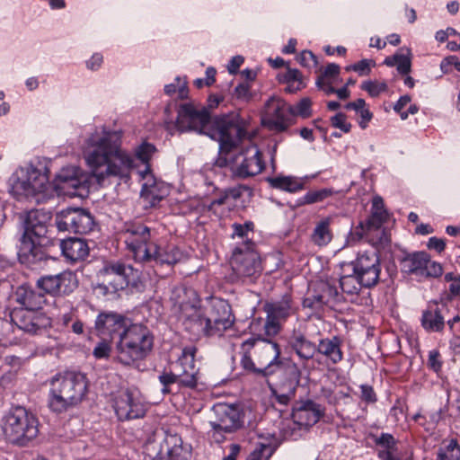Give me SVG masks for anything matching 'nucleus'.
<instances>
[{
  "mask_svg": "<svg viewBox=\"0 0 460 460\" xmlns=\"http://www.w3.org/2000/svg\"><path fill=\"white\" fill-rule=\"evenodd\" d=\"M86 164L100 186L111 178H125L133 167V158L121 148L120 134L116 131H95L87 139L84 150Z\"/></svg>",
  "mask_w": 460,
  "mask_h": 460,
  "instance_id": "1",
  "label": "nucleus"
},
{
  "mask_svg": "<svg viewBox=\"0 0 460 460\" xmlns=\"http://www.w3.org/2000/svg\"><path fill=\"white\" fill-rule=\"evenodd\" d=\"M215 124L216 128L208 132V136L219 143L221 151L229 152L239 143L244 145L247 142L236 158L234 166V174L246 178L261 173L265 164L259 148L251 143L254 128H250L249 123L243 120L233 123L226 116L217 119Z\"/></svg>",
  "mask_w": 460,
  "mask_h": 460,
  "instance_id": "2",
  "label": "nucleus"
},
{
  "mask_svg": "<svg viewBox=\"0 0 460 460\" xmlns=\"http://www.w3.org/2000/svg\"><path fill=\"white\" fill-rule=\"evenodd\" d=\"M279 348V347H273V356L264 362H261V365L264 366L263 367H256L247 353L243 354L241 364L243 368L260 374L265 377L277 374L279 381L271 383L270 380H267V383L276 397L277 402L280 404L287 405L295 396L299 373L295 366L283 367L280 362L277 361L280 354Z\"/></svg>",
  "mask_w": 460,
  "mask_h": 460,
  "instance_id": "3",
  "label": "nucleus"
},
{
  "mask_svg": "<svg viewBox=\"0 0 460 460\" xmlns=\"http://www.w3.org/2000/svg\"><path fill=\"white\" fill-rule=\"evenodd\" d=\"M49 406L61 413L78 405L87 390V381L81 373L66 372L55 376L50 381Z\"/></svg>",
  "mask_w": 460,
  "mask_h": 460,
  "instance_id": "4",
  "label": "nucleus"
},
{
  "mask_svg": "<svg viewBox=\"0 0 460 460\" xmlns=\"http://www.w3.org/2000/svg\"><path fill=\"white\" fill-rule=\"evenodd\" d=\"M24 233L21 239L19 250L20 261L23 263L34 264L43 259V252L40 245H37L32 236L40 238L48 232V224L51 215L41 209H32L20 214Z\"/></svg>",
  "mask_w": 460,
  "mask_h": 460,
  "instance_id": "5",
  "label": "nucleus"
},
{
  "mask_svg": "<svg viewBox=\"0 0 460 460\" xmlns=\"http://www.w3.org/2000/svg\"><path fill=\"white\" fill-rule=\"evenodd\" d=\"M2 429L10 443L25 446L37 437L39 421L32 412L19 406L4 416Z\"/></svg>",
  "mask_w": 460,
  "mask_h": 460,
  "instance_id": "6",
  "label": "nucleus"
},
{
  "mask_svg": "<svg viewBox=\"0 0 460 460\" xmlns=\"http://www.w3.org/2000/svg\"><path fill=\"white\" fill-rule=\"evenodd\" d=\"M124 235L125 243L136 261L141 262L155 261L160 264L175 262L173 258L161 252L157 245L150 242V231L147 226L140 224L132 225L127 228Z\"/></svg>",
  "mask_w": 460,
  "mask_h": 460,
  "instance_id": "7",
  "label": "nucleus"
},
{
  "mask_svg": "<svg viewBox=\"0 0 460 460\" xmlns=\"http://www.w3.org/2000/svg\"><path fill=\"white\" fill-rule=\"evenodd\" d=\"M176 120H173L171 104L164 109V125L171 134L174 129L181 132L196 131L201 133V111L192 103H182L178 107Z\"/></svg>",
  "mask_w": 460,
  "mask_h": 460,
  "instance_id": "8",
  "label": "nucleus"
},
{
  "mask_svg": "<svg viewBox=\"0 0 460 460\" xmlns=\"http://www.w3.org/2000/svg\"><path fill=\"white\" fill-rule=\"evenodd\" d=\"M125 317L114 312H102L95 320L93 334L100 341L97 345H121V330Z\"/></svg>",
  "mask_w": 460,
  "mask_h": 460,
  "instance_id": "9",
  "label": "nucleus"
},
{
  "mask_svg": "<svg viewBox=\"0 0 460 460\" xmlns=\"http://www.w3.org/2000/svg\"><path fill=\"white\" fill-rule=\"evenodd\" d=\"M231 266L234 272L244 281L253 282L261 272L260 256L252 247V243L244 249L235 248Z\"/></svg>",
  "mask_w": 460,
  "mask_h": 460,
  "instance_id": "10",
  "label": "nucleus"
},
{
  "mask_svg": "<svg viewBox=\"0 0 460 460\" xmlns=\"http://www.w3.org/2000/svg\"><path fill=\"white\" fill-rule=\"evenodd\" d=\"M102 286L111 292L122 290L128 285L137 286L139 272L130 265L122 263L109 264L101 271Z\"/></svg>",
  "mask_w": 460,
  "mask_h": 460,
  "instance_id": "11",
  "label": "nucleus"
},
{
  "mask_svg": "<svg viewBox=\"0 0 460 460\" xmlns=\"http://www.w3.org/2000/svg\"><path fill=\"white\" fill-rule=\"evenodd\" d=\"M209 423L215 434L233 432L242 426L240 410L234 404L216 403L211 408Z\"/></svg>",
  "mask_w": 460,
  "mask_h": 460,
  "instance_id": "12",
  "label": "nucleus"
},
{
  "mask_svg": "<svg viewBox=\"0 0 460 460\" xmlns=\"http://www.w3.org/2000/svg\"><path fill=\"white\" fill-rule=\"evenodd\" d=\"M209 304L206 317V333L220 336L232 326L234 317L229 305L225 300L213 298Z\"/></svg>",
  "mask_w": 460,
  "mask_h": 460,
  "instance_id": "13",
  "label": "nucleus"
},
{
  "mask_svg": "<svg viewBox=\"0 0 460 460\" xmlns=\"http://www.w3.org/2000/svg\"><path fill=\"white\" fill-rule=\"evenodd\" d=\"M352 265L353 272L359 278L363 287L370 288L378 282L381 267L379 257L374 250L358 252Z\"/></svg>",
  "mask_w": 460,
  "mask_h": 460,
  "instance_id": "14",
  "label": "nucleus"
},
{
  "mask_svg": "<svg viewBox=\"0 0 460 460\" xmlns=\"http://www.w3.org/2000/svg\"><path fill=\"white\" fill-rule=\"evenodd\" d=\"M93 218L83 208H67L57 217V226L60 231L87 234L93 227Z\"/></svg>",
  "mask_w": 460,
  "mask_h": 460,
  "instance_id": "15",
  "label": "nucleus"
},
{
  "mask_svg": "<svg viewBox=\"0 0 460 460\" xmlns=\"http://www.w3.org/2000/svg\"><path fill=\"white\" fill-rule=\"evenodd\" d=\"M401 265L402 271L418 277L437 278L443 273L441 264L431 261L429 256L424 252H414L405 256Z\"/></svg>",
  "mask_w": 460,
  "mask_h": 460,
  "instance_id": "16",
  "label": "nucleus"
},
{
  "mask_svg": "<svg viewBox=\"0 0 460 460\" xmlns=\"http://www.w3.org/2000/svg\"><path fill=\"white\" fill-rule=\"evenodd\" d=\"M48 177L40 170L31 167L26 174L19 177L13 183V189L16 195L27 199L36 198L47 189Z\"/></svg>",
  "mask_w": 460,
  "mask_h": 460,
  "instance_id": "17",
  "label": "nucleus"
},
{
  "mask_svg": "<svg viewBox=\"0 0 460 460\" xmlns=\"http://www.w3.org/2000/svg\"><path fill=\"white\" fill-rule=\"evenodd\" d=\"M114 410L120 420L141 418L145 415L146 408L141 402L138 393L132 390H122L115 397Z\"/></svg>",
  "mask_w": 460,
  "mask_h": 460,
  "instance_id": "18",
  "label": "nucleus"
},
{
  "mask_svg": "<svg viewBox=\"0 0 460 460\" xmlns=\"http://www.w3.org/2000/svg\"><path fill=\"white\" fill-rule=\"evenodd\" d=\"M289 109L282 99L274 96L270 98L265 103L262 124L270 130L285 131L289 126L287 116Z\"/></svg>",
  "mask_w": 460,
  "mask_h": 460,
  "instance_id": "19",
  "label": "nucleus"
},
{
  "mask_svg": "<svg viewBox=\"0 0 460 460\" xmlns=\"http://www.w3.org/2000/svg\"><path fill=\"white\" fill-rule=\"evenodd\" d=\"M38 287L48 294L57 296L73 292L78 285L75 275L65 270L56 275H45L37 280Z\"/></svg>",
  "mask_w": 460,
  "mask_h": 460,
  "instance_id": "20",
  "label": "nucleus"
},
{
  "mask_svg": "<svg viewBox=\"0 0 460 460\" xmlns=\"http://www.w3.org/2000/svg\"><path fill=\"white\" fill-rule=\"evenodd\" d=\"M320 294L317 296H307L304 300V305L318 310L323 308L324 305L330 307L334 306L341 301L342 296L339 293L338 288L334 283L330 281H321L318 285Z\"/></svg>",
  "mask_w": 460,
  "mask_h": 460,
  "instance_id": "21",
  "label": "nucleus"
},
{
  "mask_svg": "<svg viewBox=\"0 0 460 460\" xmlns=\"http://www.w3.org/2000/svg\"><path fill=\"white\" fill-rule=\"evenodd\" d=\"M323 415V409L320 404L306 401L293 411L292 417L300 428H308L318 422Z\"/></svg>",
  "mask_w": 460,
  "mask_h": 460,
  "instance_id": "22",
  "label": "nucleus"
},
{
  "mask_svg": "<svg viewBox=\"0 0 460 460\" xmlns=\"http://www.w3.org/2000/svg\"><path fill=\"white\" fill-rule=\"evenodd\" d=\"M11 322L25 332L36 333L42 318L36 310L14 308L10 312Z\"/></svg>",
  "mask_w": 460,
  "mask_h": 460,
  "instance_id": "23",
  "label": "nucleus"
},
{
  "mask_svg": "<svg viewBox=\"0 0 460 460\" xmlns=\"http://www.w3.org/2000/svg\"><path fill=\"white\" fill-rule=\"evenodd\" d=\"M120 334L121 345H152L154 341L152 334L146 326L138 323L128 325L127 319Z\"/></svg>",
  "mask_w": 460,
  "mask_h": 460,
  "instance_id": "24",
  "label": "nucleus"
},
{
  "mask_svg": "<svg viewBox=\"0 0 460 460\" xmlns=\"http://www.w3.org/2000/svg\"><path fill=\"white\" fill-rule=\"evenodd\" d=\"M181 439L176 437H171L160 445V449L155 454L149 453L153 460H188L189 452L185 450Z\"/></svg>",
  "mask_w": 460,
  "mask_h": 460,
  "instance_id": "25",
  "label": "nucleus"
},
{
  "mask_svg": "<svg viewBox=\"0 0 460 460\" xmlns=\"http://www.w3.org/2000/svg\"><path fill=\"white\" fill-rule=\"evenodd\" d=\"M145 182L142 185L141 199L145 207L155 208L164 197L165 190L162 183H157L151 175L144 176Z\"/></svg>",
  "mask_w": 460,
  "mask_h": 460,
  "instance_id": "26",
  "label": "nucleus"
},
{
  "mask_svg": "<svg viewBox=\"0 0 460 460\" xmlns=\"http://www.w3.org/2000/svg\"><path fill=\"white\" fill-rule=\"evenodd\" d=\"M194 347H185L181 357L179 358L180 364L183 367V376L181 383L188 387L193 388L198 384V370L194 369Z\"/></svg>",
  "mask_w": 460,
  "mask_h": 460,
  "instance_id": "27",
  "label": "nucleus"
},
{
  "mask_svg": "<svg viewBox=\"0 0 460 460\" xmlns=\"http://www.w3.org/2000/svg\"><path fill=\"white\" fill-rule=\"evenodd\" d=\"M15 299L22 305L21 308L38 310L45 302L44 296L32 288L22 285L15 292Z\"/></svg>",
  "mask_w": 460,
  "mask_h": 460,
  "instance_id": "28",
  "label": "nucleus"
},
{
  "mask_svg": "<svg viewBox=\"0 0 460 460\" xmlns=\"http://www.w3.org/2000/svg\"><path fill=\"white\" fill-rule=\"evenodd\" d=\"M64 256L71 261L84 260L89 252L87 243L79 238H69L61 242Z\"/></svg>",
  "mask_w": 460,
  "mask_h": 460,
  "instance_id": "29",
  "label": "nucleus"
},
{
  "mask_svg": "<svg viewBox=\"0 0 460 460\" xmlns=\"http://www.w3.org/2000/svg\"><path fill=\"white\" fill-rule=\"evenodd\" d=\"M340 66L337 64L332 63L327 65L316 79V86L323 91L325 94H332L334 93L333 85L340 81Z\"/></svg>",
  "mask_w": 460,
  "mask_h": 460,
  "instance_id": "30",
  "label": "nucleus"
},
{
  "mask_svg": "<svg viewBox=\"0 0 460 460\" xmlns=\"http://www.w3.org/2000/svg\"><path fill=\"white\" fill-rule=\"evenodd\" d=\"M375 444L382 449L378 450L377 456L381 460H401L394 456L396 450L397 441L393 435L389 433H382L379 437L372 436Z\"/></svg>",
  "mask_w": 460,
  "mask_h": 460,
  "instance_id": "31",
  "label": "nucleus"
},
{
  "mask_svg": "<svg viewBox=\"0 0 460 460\" xmlns=\"http://www.w3.org/2000/svg\"><path fill=\"white\" fill-rule=\"evenodd\" d=\"M278 80L287 85L285 91L289 93H296L305 87L302 74L296 68H288L285 72L279 74Z\"/></svg>",
  "mask_w": 460,
  "mask_h": 460,
  "instance_id": "32",
  "label": "nucleus"
},
{
  "mask_svg": "<svg viewBox=\"0 0 460 460\" xmlns=\"http://www.w3.org/2000/svg\"><path fill=\"white\" fill-rule=\"evenodd\" d=\"M270 184L281 190L296 192L304 189V181L293 176H277L269 180Z\"/></svg>",
  "mask_w": 460,
  "mask_h": 460,
  "instance_id": "33",
  "label": "nucleus"
},
{
  "mask_svg": "<svg viewBox=\"0 0 460 460\" xmlns=\"http://www.w3.org/2000/svg\"><path fill=\"white\" fill-rule=\"evenodd\" d=\"M330 219L324 218L316 224L312 234V241L319 247L327 245L332 238V234L330 229Z\"/></svg>",
  "mask_w": 460,
  "mask_h": 460,
  "instance_id": "34",
  "label": "nucleus"
},
{
  "mask_svg": "<svg viewBox=\"0 0 460 460\" xmlns=\"http://www.w3.org/2000/svg\"><path fill=\"white\" fill-rule=\"evenodd\" d=\"M146 353V347H116V357L124 365H130L142 358Z\"/></svg>",
  "mask_w": 460,
  "mask_h": 460,
  "instance_id": "35",
  "label": "nucleus"
},
{
  "mask_svg": "<svg viewBox=\"0 0 460 460\" xmlns=\"http://www.w3.org/2000/svg\"><path fill=\"white\" fill-rule=\"evenodd\" d=\"M422 325L426 330L438 332L444 327V318L438 307H429L423 313Z\"/></svg>",
  "mask_w": 460,
  "mask_h": 460,
  "instance_id": "36",
  "label": "nucleus"
},
{
  "mask_svg": "<svg viewBox=\"0 0 460 460\" xmlns=\"http://www.w3.org/2000/svg\"><path fill=\"white\" fill-rule=\"evenodd\" d=\"M225 95L222 93H210L208 95L207 99V106L206 108L203 107V133H206L208 135V132H212L213 129L216 128L215 121L218 119L219 118H216L213 121V127L211 130L208 128V111H211L218 107V105L224 101Z\"/></svg>",
  "mask_w": 460,
  "mask_h": 460,
  "instance_id": "37",
  "label": "nucleus"
},
{
  "mask_svg": "<svg viewBox=\"0 0 460 460\" xmlns=\"http://www.w3.org/2000/svg\"><path fill=\"white\" fill-rule=\"evenodd\" d=\"M345 108L357 112L359 116L358 125L362 129H365L368 126V123L373 118L372 112L367 108L366 102L363 99L359 98L354 102H349L346 104Z\"/></svg>",
  "mask_w": 460,
  "mask_h": 460,
  "instance_id": "38",
  "label": "nucleus"
},
{
  "mask_svg": "<svg viewBox=\"0 0 460 460\" xmlns=\"http://www.w3.org/2000/svg\"><path fill=\"white\" fill-rule=\"evenodd\" d=\"M238 194L235 190H231L229 193L221 194L219 198L209 201L208 209L213 210L215 214L223 216L226 209L229 208L232 205L231 199H236Z\"/></svg>",
  "mask_w": 460,
  "mask_h": 460,
  "instance_id": "39",
  "label": "nucleus"
},
{
  "mask_svg": "<svg viewBox=\"0 0 460 460\" xmlns=\"http://www.w3.org/2000/svg\"><path fill=\"white\" fill-rule=\"evenodd\" d=\"M280 323H281L267 315L266 323L264 325V334L258 335V337L252 341V343L256 341L271 343V338L277 335L280 330Z\"/></svg>",
  "mask_w": 460,
  "mask_h": 460,
  "instance_id": "40",
  "label": "nucleus"
},
{
  "mask_svg": "<svg viewBox=\"0 0 460 460\" xmlns=\"http://www.w3.org/2000/svg\"><path fill=\"white\" fill-rule=\"evenodd\" d=\"M266 311L269 317L281 323L289 315L290 305L288 302L270 305H267Z\"/></svg>",
  "mask_w": 460,
  "mask_h": 460,
  "instance_id": "41",
  "label": "nucleus"
},
{
  "mask_svg": "<svg viewBox=\"0 0 460 460\" xmlns=\"http://www.w3.org/2000/svg\"><path fill=\"white\" fill-rule=\"evenodd\" d=\"M361 287L363 285L355 273L353 275L342 276L340 279V288L347 294L357 293Z\"/></svg>",
  "mask_w": 460,
  "mask_h": 460,
  "instance_id": "42",
  "label": "nucleus"
},
{
  "mask_svg": "<svg viewBox=\"0 0 460 460\" xmlns=\"http://www.w3.org/2000/svg\"><path fill=\"white\" fill-rule=\"evenodd\" d=\"M438 460H460V447L456 439H451L445 448H440Z\"/></svg>",
  "mask_w": 460,
  "mask_h": 460,
  "instance_id": "43",
  "label": "nucleus"
},
{
  "mask_svg": "<svg viewBox=\"0 0 460 460\" xmlns=\"http://www.w3.org/2000/svg\"><path fill=\"white\" fill-rule=\"evenodd\" d=\"M84 180L82 176L70 179V181H63V183H55L56 190L59 194L74 196L75 190L82 185Z\"/></svg>",
  "mask_w": 460,
  "mask_h": 460,
  "instance_id": "44",
  "label": "nucleus"
},
{
  "mask_svg": "<svg viewBox=\"0 0 460 460\" xmlns=\"http://www.w3.org/2000/svg\"><path fill=\"white\" fill-rule=\"evenodd\" d=\"M411 53L409 49H401L397 52L396 68L400 74L407 75L411 67Z\"/></svg>",
  "mask_w": 460,
  "mask_h": 460,
  "instance_id": "45",
  "label": "nucleus"
},
{
  "mask_svg": "<svg viewBox=\"0 0 460 460\" xmlns=\"http://www.w3.org/2000/svg\"><path fill=\"white\" fill-rule=\"evenodd\" d=\"M334 191L332 189L324 188L321 190H310L303 197V203L314 204L321 202L325 199L333 195Z\"/></svg>",
  "mask_w": 460,
  "mask_h": 460,
  "instance_id": "46",
  "label": "nucleus"
},
{
  "mask_svg": "<svg viewBox=\"0 0 460 460\" xmlns=\"http://www.w3.org/2000/svg\"><path fill=\"white\" fill-rule=\"evenodd\" d=\"M360 87L372 97H377L388 89L385 82L377 80L365 81L361 84Z\"/></svg>",
  "mask_w": 460,
  "mask_h": 460,
  "instance_id": "47",
  "label": "nucleus"
},
{
  "mask_svg": "<svg viewBox=\"0 0 460 460\" xmlns=\"http://www.w3.org/2000/svg\"><path fill=\"white\" fill-rule=\"evenodd\" d=\"M164 92L168 95L177 93L179 99H184L188 95L186 81L181 77H176L175 83L165 85Z\"/></svg>",
  "mask_w": 460,
  "mask_h": 460,
  "instance_id": "48",
  "label": "nucleus"
},
{
  "mask_svg": "<svg viewBox=\"0 0 460 460\" xmlns=\"http://www.w3.org/2000/svg\"><path fill=\"white\" fill-rule=\"evenodd\" d=\"M372 216L379 222L387 218V211L385 208L384 200L380 196H376L372 200Z\"/></svg>",
  "mask_w": 460,
  "mask_h": 460,
  "instance_id": "49",
  "label": "nucleus"
},
{
  "mask_svg": "<svg viewBox=\"0 0 460 460\" xmlns=\"http://www.w3.org/2000/svg\"><path fill=\"white\" fill-rule=\"evenodd\" d=\"M312 102L309 98H303L295 108L290 107L289 112L303 118H308L312 114Z\"/></svg>",
  "mask_w": 460,
  "mask_h": 460,
  "instance_id": "50",
  "label": "nucleus"
},
{
  "mask_svg": "<svg viewBox=\"0 0 460 460\" xmlns=\"http://www.w3.org/2000/svg\"><path fill=\"white\" fill-rule=\"evenodd\" d=\"M376 63L372 59H362L356 64L347 66L346 70H353L357 72L359 75L363 76L369 75L372 67H374Z\"/></svg>",
  "mask_w": 460,
  "mask_h": 460,
  "instance_id": "51",
  "label": "nucleus"
},
{
  "mask_svg": "<svg viewBox=\"0 0 460 460\" xmlns=\"http://www.w3.org/2000/svg\"><path fill=\"white\" fill-rule=\"evenodd\" d=\"M182 314L190 321L199 323L201 319V313L199 306L190 305V303H183L181 305Z\"/></svg>",
  "mask_w": 460,
  "mask_h": 460,
  "instance_id": "52",
  "label": "nucleus"
},
{
  "mask_svg": "<svg viewBox=\"0 0 460 460\" xmlns=\"http://www.w3.org/2000/svg\"><path fill=\"white\" fill-rule=\"evenodd\" d=\"M270 455L271 449L268 445L259 444L246 460H268Z\"/></svg>",
  "mask_w": 460,
  "mask_h": 460,
  "instance_id": "53",
  "label": "nucleus"
},
{
  "mask_svg": "<svg viewBox=\"0 0 460 460\" xmlns=\"http://www.w3.org/2000/svg\"><path fill=\"white\" fill-rule=\"evenodd\" d=\"M298 63L307 68L316 67L318 65L317 58L309 50H303L297 56Z\"/></svg>",
  "mask_w": 460,
  "mask_h": 460,
  "instance_id": "54",
  "label": "nucleus"
},
{
  "mask_svg": "<svg viewBox=\"0 0 460 460\" xmlns=\"http://www.w3.org/2000/svg\"><path fill=\"white\" fill-rule=\"evenodd\" d=\"M332 127L340 128L342 132L348 133L351 128V124L347 120V117L343 113H337L331 119Z\"/></svg>",
  "mask_w": 460,
  "mask_h": 460,
  "instance_id": "55",
  "label": "nucleus"
},
{
  "mask_svg": "<svg viewBox=\"0 0 460 460\" xmlns=\"http://www.w3.org/2000/svg\"><path fill=\"white\" fill-rule=\"evenodd\" d=\"M81 175V171L76 167H67L60 171L56 178L55 183H63V181H70V179L75 178Z\"/></svg>",
  "mask_w": 460,
  "mask_h": 460,
  "instance_id": "56",
  "label": "nucleus"
},
{
  "mask_svg": "<svg viewBox=\"0 0 460 460\" xmlns=\"http://www.w3.org/2000/svg\"><path fill=\"white\" fill-rule=\"evenodd\" d=\"M318 352L329 358L332 363L339 362L342 358L340 347H318Z\"/></svg>",
  "mask_w": 460,
  "mask_h": 460,
  "instance_id": "57",
  "label": "nucleus"
},
{
  "mask_svg": "<svg viewBox=\"0 0 460 460\" xmlns=\"http://www.w3.org/2000/svg\"><path fill=\"white\" fill-rule=\"evenodd\" d=\"M234 95L239 100L248 102L252 98L250 84H238L234 88Z\"/></svg>",
  "mask_w": 460,
  "mask_h": 460,
  "instance_id": "58",
  "label": "nucleus"
},
{
  "mask_svg": "<svg viewBox=\"0 0 460 460\" xmlns=\"http://www.w3.org/2000/svg\"><path fill=\"white\" fill-rule=\"evenodd\" d=\"M178 376L171 372H164L159 376V381L164 385L162 392L168 394L170 392L168 386L177 381Z\"/></svg>",
  "mask_w": 460,
  "mask_h": 460,
  "instance_id": "59",
  "label": "nucleus"
},
{
  "mask_svg": "<svg viewBox=\"0 0 460 460\" xmlns=\"http://www.w3.org/2000/svg\"><path fill=\"white\" fill-rule=\"evenodd\" d=\"M411 103V97L409 95L402 96L394 106V110L399 113L402 119L408 118V113L403 109Z\"/></svg>",
  "mask_w": 460,
  "mask_h": 460,
  "instance_id": "60",
  "label": "nucleus"
},
{
  "mask_svg": "<svg viewBox=\"0 0 460 460\" xmlns=\"http://www.w3.org/2000/svg\"><path fill=\"white\" fill-rule=\"evenodd\" d=\"M155 150V148L153 145L143 144L137 148V155L141 161L146 162Z\"/></svg>",
  "mask_w": 460,
  "mask_h": 460,
  "instance_id": "61",
  "label": "nucleus"
},
{
  "mask_svg": "<svg viewBox=\"0 0 460 460\" xmlns=\"http://www.w3.org/2000/svg\"><path fill=\"white\" fill-rule=\"evenodd\" d=\"M361 398L365 402H374L376 400V394L373 388L369 385H361Z\"/></svg>",
  "mask_w": 460,
  "mask_h": 460,
  "instance_id": "62",
  "label": "nucleus"
},
{
  "mask_svg": "<svg viewBox=\"0 0 460 460\" xmlns=\"http://www.w3.org/2000/svg\"><path fill=\"white\" fill-rule=\"evenodd\" d=\"M292 349L296 352L297 356L300 358L308 359L314 357V347H291Z\"/></svg>",
  "mask_w": 460,
  "mask_h": 460,
  "instance_id": "63",
  "label": "nucleus"
},
{
  "mask_svg": "<svg viewBox=\"0 0 460 460\" xmlns=\"http://www.w3.org/2000/svg\"><path fill=\"white\" fill-rule=\"evenodd\" d=\"M244 58L242 56H235L232 58L229 64L227 65V70L230 74H235L239 67L243 63Z\"/></svg>",
  "mask_w": 460,
  "mask_h": 460,
  "instance_id": "64",
  "label": "nucleus"
}]
</instances>
